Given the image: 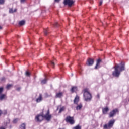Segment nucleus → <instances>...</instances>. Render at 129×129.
I'll return each mask as SVG.
<instances>
[{
	"label": "nucleus",
	"mask_w": 129,
	"mask_h": 129,
	"mask_svg": "<svg viewBox=\"0 0 129 129\" xmlns=\"http://www.w3.org/2000/svg\"><path fill=\"white\" fill-rule=\"evenodd\" d=\"M114 71L112 72V75L114 77H119L120 75V73L122 71H124L125 68L124 67V64L121 62L120 64H116L114 67Z\"/></svg>",
	"instance_id": "obj_1"
},
{
	"label": "nucleus",
	"mask_w": 129,
	"mask_h": 129,
	"mask_svg": "<svg viewBox=\"0 0 129 129\" xmlns=\"http://www.w3.org/2000/svg\"><path fill=\"white\" fill-rule=\"evenodd\" d=\"M84 98L85 101H90L92 97L91 96V94L88 92V89H84Z\"/></svg>",
	"instance_id": "obj_2"
},
{
	"label": "nucleus",
	"mask_w": 129,
	"mask_h": 129,
	"mask_svg": "<svg viewBox=\"0 0 129 129\" xmlns=\"http://www.w3.org/2000/svg\"><path fill=\"white\" fill-rule=\"evenodd\" d=\"M43 118L46 119L47 121H50V120H51V118H52V116L50 114V111L49 110H48L47 112L44 115H43Z\"/></svg>",
	"instance_id": "obj_3"
},
{
	"label": "nucleus",
	"mask_w": 129,
	"mask_h": 129,
	"mask_svg": "<svg viewBox=\"0 0 129 129\" xmlns=\"http://www.w3.org/2000/svg\"><path fill=\"white\" fill-rule=\"evenodd\" d=\"M44 119L43 114H39L35 116V120L36 122H41Z\"/></svg>",
	"instance_id": "obj_4"
},
{
	"label": "nucleus",
	"mask_w": 129,
	"mask_h": 129,
	"mask_svg": "<svg viewBox=\"0 0 129 129\" xmlns=\"http://www.w3.org/2000/svg\"><path fill=\"white\" fill-rule=\"evenodd\" d=\"M65 120L67 122H69L71 124H74L75 123V121H74V118L73 117H71L70 116H68Z\"/></svg>",
	"instance_id": "obj_5"
},
{
	"label": "nucleus",
	"mask_w": 129,
	"mask_h": 129,
	"mask_svg": "<svg viewBox=\"0 0 129 129\" xmlns=\"http://www.w3.org/2000/svg\"><path fill=\"white\" fill-rule=\"evenodd\" d=\"M63 4L64 6L72 7L74 5V1L73 0H64Z\"/></svg>",
	"instance_id": "obj_6"
},
{
	"label": "nucleus",
	"mask_w": 129,
	"mask_h": 129,
	"mask_svg": "<svg viewBox=\"0 0 129 129\" xmlns=\"http://www.w3.org/2000/svg\"><path fill=\"white\" fill-rule=\"evenodd\" d=\"M118 112V110L117 109H115L111 111L109 113V117L111 118L113 117Z\"/></svg>",
	"instance_id": "obj_7"
},
{
	"label": "nucleus",
	"mask_w": 129,
	"mask_h": 129,
	"mask_svg": "<svg viewBox=\"0 0 129 129\" xmlns=\"http://www.w3.org/2000/svg\"><path fill=\"white\" fill-rule=\"evenodd\" d=\"M114 122H115V120H110L108 123V127H112L114 124Z\"/></svg>",
	"instance_id": "obj_8"
},
{
	"label": "nucleus",
	"mask_w": 129,
	"mask_h": 129,
	"mask_svg": "<svg viewBox=\"0 0 129 129\" xmlns=\"http://www.w3.org/2000/svg\"><path fill=\"white\" fill-rule=\"evenodd\" d=\"M87 62V65H88V66H91L93 63H94V60L91 58H89Z\"/></svg>",
	"instance_id": "obj_9"
},
{
	"label": "nucleus",
	"mask_w": 129,
	"mask_h": 129,
	"mask_svg": "<svg viewBox=\"0 0 129 129\" xmlns=\"http://www.w3.org/2000/svg\"><path fill=\"white\" fill-rule=\"evenodd\" d=\"M43 100V96H42V94H40L39 97L36 99V102L37 103L41 102Z\"/></svg>",
	"instance_id": "obj_10"
},
{
	"label": "nucleus",
	"mask_w": 129,
	"mask_h": 129,
	"mask_svg": "<svg viewBox=\"0 0 129 129\" xmlns=\"http://www.w3.org/2000/svg\"><path fill=\"white\" fill-rule=\"evenodd\" d=\"M109 111V109L107 107L102 108L103 114H107V112H108Z\"/></svg>",
	"instance_id": "obj_11"
},
{
	"label": "nucleus",
	"mask_w": 129,
	"mask_h": 129,
	"mask_svg": "<svg viewBox=\"0 0 129 129\" xmlns=\"http://www.w3.org/2000/svg\"><path fill=\"white\" fill-rule=\"evenodd\" d=\"M78 102H79V96L76 95L74 100V104L78 105Z\"/></svg>",
	"instance_id": "obj_12"
},
{
	"label": "nucleus",
	"mask_w": 129,
	"mask_h": 129,
	"mask_svg": "<svg viewBox=\"0 0 129 129\" xmlns=\"http://www.w3.org/2000/svg\"><path fill=\"white\" fill-rule=\"evenodd\" d=\"M101 62V59H98L96 62V65L95 67V69H98L99 68V64Z\"/></svg>",
	"instance_id": "obj_13"
},
{
	"label": "nucleus",
	"mask_w": 129,
	"mask_h": 129,
	"mask_svg": "<svg viewBox=\"0 0 129 129\" xmlns=\"http://www.w3.org/2000/svg\"><path fill=\"white\" fill-rule=\"evenodd\" d=\"M8 123H10V119H8L7 122H4V126L0 127V129H6L7 125H8Z\"/></svg>",
	"instance_id": "obj_14"
},
{
	"label": "nucleus",
	"mask_w": 129,
	"mask_h": 129,
	"mask_svg": "<svg viewBox=\"0 0 129 129\" xmlns=\"http://www.w3.org/2000/svg\"><path fill=\"white\" fill-rule=\"evenodd\" d=\"M62 97H63V93L62 92L57 93L56 94V95H55L56 98H61Z\"/></svg>",
	"instance_id": "obj_15"
},
{
	"label": "nucleus",
	"mask_w": 129,
	"mask_h": 129,
	"mask_svg": "<svg viewBox=\"0 0 129 129\" xmlns=\"http://www.w3.org/2000/svg\"><path fill=\"white\" fill-rule=\"evenodd\" d=\"M83 105L82 103H80L79 104L77 105V106H76V108L77 110H80V109H81V108H82L83 107Z\"/></svg>",
	"instance_id": "obj_16"
},
{
	"label": "nucleus",
	"mask_w": 129,
	"mask_h": 129,
	"mask_svg": "<svg viewBox=\"0 0 129 129\" xmlns=\"http://www.w3.org/2000/svg\"><path fill=\"white\" fill-rule=\"evenodd\" d=\"M77 91V87H73L71 89V91L72 93L75 92V91Z\"/></svg>",
	"instance_id": "obj_17"
},
{
	"label": "nucleus",
	"mask_w": 129,
	"mask_h": 129,
	"mask_svg": "<svg viewBox=\"0 0 129 129\" xmlns=\"http://www.w3.org/2000/svg\"><path fill=\"white\" fill-rule=\"evenodd\" d=\"M20 129H26V124L23 123L20 126Z\"/></svg>",
	"instance_id": "obj_18"
},
{
	"label": "nucleus",
	"mask_w": 129,
	"mask_h": 129,
	"mask_svg": "<svg viewBox=\"0 0 129 129\" xmlns=\"http://www.w3.org/2000/svg\"><path fill=\"white\" fill-rule=\"evenodd\" d=\"M25 20H22L19 22V25L20 26H24V25H25Z\"/></svg>",
	"instance_id": "obj_19"
},
{
	"label": "nucleus",
	"mask_w": 129,
	"mask_h": 129,
	"mask_svg": "<svg viewBox=\"0 0 129 129\" xmlns=\"http://www.w3.org/2000/svg\"><path fill=\"white\" fill-rule=\"evenodd\" d=\"M47 79H44L41 81V84H46L47 83Z\"/></svg>",
	"instance_id": "obj_20"
},
{
	"label": "nucleus",
	"mask_w": 129,
	"mask_h": 129,
	"mask_svg": "<svg viewBox=\"0 0 129 129\" xmlns=\"http://www.w3.org/2000/svg\"><path fill=\"white\" fill-rule=\"evenodd\" d=\"M17 12V9H15V10H14V11L12 9H10L9 10V13H10V14H13V13H15V12Z\"/></svg>",
	"instance_id": "obj_21"
},
{
	"label": "nucleus",
	"mask_w": 129,
	"mask_h": 129,
	"mask_svg": "<svg viewBox=\"0 0 129 129\" xmlns=\"http://www.w3.org/2000/svg\"><path fill=\"white\" fill-rule=\"evenodd\" d=\"M5 96H6L5 94L0 95V100H3V99H4Z\"/></svg>",
	"instance_id": "obj_22"
},
{
	"label": "nucleus",
	"mask_w": 129,
	"mask_h": 129,
	"mask_svg": "<svg viewBox=\"0 0 129 129\" xmlns=\"http://www.w3.org/2000/svg\"><path fill=\"white\" fill-rule=\"evenodd\" d=\"M73 129H81V126L78 125L73 127Z\"/></svg>",
	"instance_id": "obj_23"
},
{
	"label": "nucleus",
	"mask_w": 129,
	"mask_h": 129,
	"mask_svg": "<svg viewBox=\"0 0 129 129\" xmlns=\"http://www.w3.org/2000/svg\"><path fill=\"white\" fill-rule=\"evenodd\" d=\"M64 110H65V107H61V108H60L59 113H61V112L62 111H64Z\"/></svg>",
	"instance_id": "obj_24"
},
{
	"label": "nucleus",
	"mask_w": 129,
	"mask_h": 129,
	"mask_svg": "<svg viewBox=\"0 0 129 129\" xmlns=\"http://www.w3.org/2000/svg\"><path fill=\"white\" fill-rule=\"evenodd\" d=\"M44 32L45 35L47 36V35H48V29H44Z\"/></svg>",
	"instance_id": "obj_25"
},
{
	"label": "nucleus",
	"mask_w": 129,
	"mask_h": 129,
	"mask_svg": "<svg viewBox=\"0 0 129 129\" xmlns=\"http://www.w3.org/2000/svg\"><path fill=\"white\" fill-rule=\"evenodd\" d=\"M25 75H26V76H30V72L26 71L25 72Z\"/></svg>",
	"instance_id": "obj_26"
},
{
	"label": "nucleus",
	"mask_w": 129,
	"mask_h": 129,
	"mask_svg": "<svg viewBox=\"0 0 129 129\" xmlns=\"http://www.w3.org/2000/svg\"><path fill=\"white\" fill-rule=\"evenodd\" d=\"M50 64L52 67H54L55 66V63L54 62L50 61Z\"/></svg>",
	"instance_id": "obj_27"
},
{
	"label": "nucleus",
	"mask_w": 129,
	"mask_h": 129,
	"mask_svg": "<svg viewBox=\"0 0 129 129\" xmlns=\"http://www.w3.org/2000/svg\"><path fill=\"white\" fill-rule=\"evenodd\" d=\"M5 4V0H0V5H4Z\"/></svg>",
	"instance_id": "obj_28"
},
{
	"label": "nucleus",
	"mask_w": 129,
	"mask_h": 129,
	"mask_svg": "<svg viewBox=\"0 0 129 129\" xmlns=\"http://www.w3.org/2000/svg\"><path fill=\"white\" fill-rule=\"evenodd\" d=\"M12 87V85H8L6 87L7 89H10Z\"/></svg>",
	"instance_id": "obj_29"
},
{
	"label": "nucleus",
	"mask_w": 129,
	"mask_h": 129,
	"mask_svg": "<svg viewBox=\"0 0 129 129\" xmlns=\"http://www.w3.org/2000/svg\"><path fill=\"white\" fill-rule=\"evenodd\" d=\"M18 119H14L13 120V123H17L18 122Z\"/></svg>",
	"instance_id": "obj_30"
},
{
	"label": "nucleus",
	"mask_w": 129,
	"mask_h": 129,
	"mask_svg": "<svg viewBox=\"0 0 129 129\" xmlns=\"http://www.w3.org/2000/svg\"><path fill=\"white\" fill-rule=\"evenodd\" d=\"M3 90H4V88H3V87L0 88V94H2V93L3 91Z\"/></svg>",
	"instance_id": "obj_31"
},
{
	"label": "nucleus",
	"mask_w": 129,
	"mask_h": 129,
	"mask_svg": "<svg viewBox=\"0 0 129 129\" xmlns=\"http://www.w3.org/2000/svg\"><path fill=\"white\" fill-rule=\"evenodd\" d=\"M107 127H108V124H105L104 125V128L106 129V128H107Z\"/></svg>",
	"instance_id": "obj_32"
},
{
	"label": "nucleus",
	"mask_w": 129,
	"mask_h": 129,
	"mask_svg": "<svg viewBox=\"0 0 129 129\" xmlns=\"http://www.w3.org/2000/svg\"><path fill=\"white\" fill-rule=\"evenodd\" d=\"M26 0H20V3L21 4H24V3H25Z\"/></svg>",
	"instance_id": "obj_33"
},
{
	"label": "nucleus",
	"mask_w": 129,
	"mask_h": 129,
	"mask_svg": "<svg viewBox=\"0 0 129 129\" xmlns=\"http://www.w3.org/2000/svg\"><path fill=\"white\" fill-rule=\"evenodd\" d=\"M102 3H103V1L100 0V3H99V6H101V5H102Z\"/></svg>",
	"instance_id": "obj_34"
},
{
	"label": "nucleus",
	"mask_w": 129,
	"mask_h": 129,
	"mask_svg": "<svg viewBox=\"0 0 129 129\" xmlns=\"http://www.w3.org/2000/svg\"><path fill=\"white\" fill-rule=\"evenodd\" d=\"M54 27H58V23L55 22L54 24Z\"/></svg>",
	"instance_id": "obj_35"
},
{
	"label": "nucleus",
	"mask_w": 129,
	"mask_h": 129,
	"mask_svg": "<svg viewBox=\"0 0 129 129\" xmlns=\"http://www.w3.org/2000/svg\"><path fill=\"white\" fill-rule=\"evenodd\" d=\"M55 3H59L61 0H54Z\"/></svg>",
	"instance_id": "obj_36"
},
{
	"label": "nucleus",
	"mask_w": 129,
	"mask_h": 129,
	"mask_svg": "<svg viewBox=\"0 0 129 129\" xmlns=\"http://www.w3.org/2000/svg\"><path fill=\"white\" fill-rule=\"evenodd\" d=\"M5 79H6V78H5V77H3L2 78L1 80H2V81H4V80H5Z\"/></svg>",
	"instance_id": "obj_37"
},
{
	"label": "nucleus",
	"mask_w": 129,
	"mask_h": 129,
	"mask_svg": "<svg viewBox=\"0 0 129 129\" xmlns=\"http://www.w3.org/2000/svg\"><path fill=\"white\" fill-rule=\"evenodd\" d=\"M3 114H7V111H5V112L3 113Z\"/></svg>",
	"instance_id": "obj_38"
},
{
	"label": "nucleus",
	"mask_w": 129,
	"mask_h": 129,
	"mask_svg": "<svg viewBox=\"0 0 129 129\" xmlns=\"http://www.w3.org/2000/svg\"><path fill=\"white\" fill-rule=\"evenodd\" d=\"M20 89H21V88H18L17 89V90H18V91H19V90H20Z\"/></svg>",
	"instance_id": "obj_39"
},
{
	"label": "nucleus",
	"mask_w": 129,
	"mask_h": 129,
	"mask_svg": "<svg viewBox=\"0 0 129 129\" xmlns=\"http://www.w3.org/2000/svg\"><path fill=\"white\" fill-rule=\"evenodd\" d=\"M2 113H3V111H2V110H0V115L1 114H2Z\"/></svg>",
	"instance_id": "obj_40"
},
{
	"label": "nucleus",
	"mask_w": 129,
	"mask_h": 129,
	"mask_svg": "<svg viewBox=\"0 0 129 129\" xmlns=\"http://www.w3.org/2000/svg\"><path fill=\"white\" fill-rule=\"evenodd\" d=\"M97 97H98V98H99V94L97 95Z\"/></svg>",
	"instance_id": "obj_41"
},
{
	"label": "nucleus",
	"mask_w": 129,
	"mask_h": 129,
	"mask_svg": "<svg viewBox=\"0 0 129 129\" xmlns=\"http://www.w3.org/2000/svg\"><path fill=\"white\" fill-rule=\"evenodd\" d=\"M1 29H2V27L0 26V30H1Z\"/></svg>",
	"instance_id": "obj_42"
},
{
	"label": "nucleus",
	"mask_w": 129,
	"mask_h": 129,
	"mask_svg": "<svg viewBox=\"0 0 129 129\" xmlns=\"http://www.w3.org/2000/svg\"><path fill=\"white\" fill-rule=\"evenodd\" d=\"M11 127H12V126H11V125H10V128H11Z\"/></svg>",
	"instance_id": "obj_43"
},
{
	"label": "nucleus",
	"mask_w": 129,
	"mask_h": 129,
	"mask_svg": "<svg viewBox=\"0 0 129 129\" xmlns=\"http://www.w3.org/2000/svg\"><path fill=\"white\" fill-rule=\"evenodd\" d=\"M69 67H70V66H69Z\"/></svg>",
	"instance_id": "obj_44"
}]
</instances>
